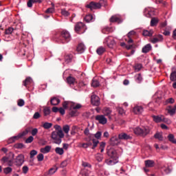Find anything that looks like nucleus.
Wrapping results in <instances>:
<instances>
[{
    "instance_id": "nucleus-1",
    "label": "nucleus",
    "mask_w": 176,
    "mask_h": 176,
    "mask_svg": "<svg viewBox=\"0 0 176 176\" xmlns=\"http://www.w3.org/2000/svg\"><path fill=\"white\" fill-rule=\"evenodd\" d=\"M53 39L58 43H67L71 41V34L68 31L63 30L60 33H55L53 36Z\"/></svg>"
},
{
    "instance_id": "nucleus-2",
    "label": "nucleus",
    "mask_w": 176,
    "mask_h": 176,
    "mask_svg": "<svg viewBox=\"0 0 176 176\" xmlns=\"http://www.w3.org/2000/svg\"><path fill=\"white\" fill-rule=\"evenodd\" d=\"M107 155L109 156L110 159L106 160V163L108 166H113V164H116L119 162L118 157V153L114 149H110L107 151Z\"/></svg>"
},
{
    "instance_id": "nucleus-3",
    "label": "nucleus",
    "mask_w": 176,
    "mask_h": 176,
    "mask_svg": "<svg viewBox=\"0 0 176 176\" xmlns=\"http://www.w3.org/2000/svg\"><path fill=\"white\" fill-rule=\"evenodd\" d=\"M151 131L148 126H138L133 129V133L135 135H140V137H146L148 133Z\"/></svg>"
},
{
    "instance_id": "nucleus-4",
    "label": "nucleus",
    "mask_w": 176,
    "mask_h": 176,
    "mask_svg": "<svg viewBox=\"0 0 176 176\" xmlns=\"http://www.w3.org/2000/svg\"><path fill=\"white\" fill-rule=\"evenodd\" d=\"M51 137L54 144L60 145V144H61V138H64V133H63L61 129L58 131H53Z\"/></svg>"
},
{
    "instance_id": "nucleus-5",
    "label": "nucleus",
    "mask_w": 176,
    "mask_h": 176,
    "mask_svg": "<svg viewBox=\"0 0 176 176\" xmlns=\"http://www.w3.org/2000/svg\"><path fill=\"white\" fill-rule=\"evenodd\" d=\"M153 119L155 122V123H161L163 122L164 123H167V124H171V120L168 118H164V116H153Z\"/></svg>"
},
{
    "instance_id": "nucleus-6",
    "label": "nucleus",
    "mask_w": 176,
    "mask_h": 176,
    "mask_svg": "<svg viewBox=\"0 0 176 176\" xmlns=\"http://www.w3.org/2000/svg\"><path fill=\"white\" fill-rule=\"evenodd\" d=\"M74 30L77 34H84L86 31V26H85V23L79 22L76 24Z\"/></svg>"
},
{
    "instance_id": "nucleus-7",
    "label": "nucleus",
    "mask_w": 176,
    "mask_h": 176,
    "mask_svg": "<svg viewBox=\"0 0 176 176\" xmlns=\"http://www.w3.org/2000/svg\"><path fill=\"white\" fill-rule=\"evenodd\" d=\"M116 44L115 39L112 36H108L104 41V45H107L110 49L113 48Z\"/></svg>"
},
{
    "instance_id": "nucleus-8",
    "label": "nucleus",
    "mask_w": 176,
    "mask_h": 176,
    "mask_svg": "<svg viewBox=\"0 0 176 176\" xmlns=\"http://www.w3.org/2000/svg\"><path fill=\"white\" fill-rule=\"evenodd\" d=\"M84 141H86L87 143H82V142L78 143V148H84L86 149L89 148V146H91V145H93V144L90 142L91 141V140L87 138H84Z\"/></svg>"
},
{
    "instance_id": "nucleus-9",
    "label": "nucleus",
    "mask_w": 176,
    "mask_h": 176,
    "mask_svg": "<svg viewBox=\"0 0 176 176\" xmlns=\"http://www.w3.org/2000/svg\"><path fill=\"white\" fill-rule=\"evenodd\" d=\"M91 102L92 105H95L96 107H98L100 104V97L97 96L96 94H92L91 96Z\"/></svg>"
},
{
    "instance_id": "nucleus-10",
    "label": "nucleus",
    "mask_w": 176,
    "mask_h": 176,
    "mask_svg": "<svg viewBox=\"0 0 176 176\" xmlns=\"http://www.w3.org/2000/svg\"><path fill=\"white\" fill-rule=\"evenodd\" d=\"M95 119L100 123V124H107V122H108V120L104 115H98L95 117Z\"/></svg>"
},
{
    "instance_id": "nucleus-11",
    "label": "nucleus",
    "mask_w": 176,
    "mask_h": 176,
    "mask_svg": "<svg viewBox=\"0 0 176 176\" xmlns=\"http://www.w3.org/2000/svg\"><path fill=\"white\" fill-rule=\"evenodd\" d=\"M87 8L91 9V10H93L94 9H100L101 8V3L92 1L87 6Z\"/></svg>"
},
{
    "instance_id": "nucleus-12",
    "label": "nucleus",
    "mask_w": 176,
    "mask_h": 176,
    "mask_svg": "<svg viewBox=\"0 0 176 176\" xmlns=\"http://www.w3.org/2000/svg\"><path fill=\"white\" fill-rule=\"evenodd\" d=\"M144 14L146 17H152V16H155V10L151 8H146Z\"/></svg>"
},
{
    "instance_id": "nucleus-13",
    "label": "nucleus",
    "mask_w": 176,
    "mask_h": 176,
    "mask_svg": "<svg viewBox=\"0 0 176 176\" xmlns=\"http://www.w3.org/2000/svg\"><path fill=\"white\" fill-rule=\"evenodd\" d=\"M163 39V35L157 34L155 37L151 38L150 42H151V43H158V42H162Z\"/></svg>"
},
{
    "instance_id": "nucleus-14",
    "label": "nucleus",
    "mask_w": 176,
    "mask_h": 176,
    "mask_svg": "<svg viewBox=\"0 0 176 176\" xmlns=\"http://www.w3.org/2000/svg\"><path fill=\"white\" fill-rule=\"evenodd\" d=\"M15 163L16 166H22L24 163V155L23 154L18 155L15 160Z\"/></svg>"
},
{
    "instance_id": "nucleus-15",
    "label": "nucleus",
    "mask_w": 176,
    "mask_h": 176,
    "mask_svg": "<svg viewBox=\"0 0 176 176\" xmlns=\"http://www.w3.org/2000/svg\"><path fill=\"white\" fill-rule=\"evenodd\" d=\"M102 113L104 116H107L109 119H111V113H112V110L109 107H104L102 110Z\"/></svg>"
},
{
    "instance_id": "nucleus-16",
    "label": "nucleus",
    "mask_w": 176,
    "mask_h": 176,
    "mask_svg": "<svg viewBox=\"0 0 176 176\" xmlns=\"http://www.w3.org/2000/svg\"><path fill=\"white\" fill-rule=\"evenodd\" d=\"M110 22L118 23V24H120L122 22V18L119 15H113L110 18Z\"/></svg>"
},
{
    "instance_id": "nucleus-17",
    "label": "nucleus",
    "mask_w": 176,
    "mask_h": 176,
    "mask_svg": "<svg viewBox=\"0 0 176 176\" xmlns=\"http://www.w3.org/2000/svg\"><path fill=\"white\" fill-rule=\"evenodd\" d=\"M120 143V140L116 136H113L110 139V144H111L112 146H116V145H119Z\"/></svg>"
},
{
    "instance_id": "nucleus-18",
    "label": "nucleus",
    "mask_w": 176,
    "mask_h": 176,
    "mask_svg": "<svg viewBox=\"0 0 176 176\" xmlns=\"http://www.w3.org/2000/svg\"><path fill=\"white\" fill-rule=\"evenodd\" d=\"M34 82L32 81V78L28 77L26 79L23 81V85L25 87H30V86H32Z\"/></svg>"
},
{
    "instance_id": "nucleus-19",
    "label": "nucleus",
    "mask_w": 176,
    "mask_h": 176,
    "mask_svg": "<svg viewBox=\"0 0 176 176\" xmlns=\"http://www.w3.org/2000/svg\"><path fill=\"white\" fill-rule=\"evenodd\" d=\"M133 112L136 115H141L144 112V107L142 106H135L133 108Z\"/></svg>"
},
{
    "instance_id": "nucleus-20",
    "label": "nucleus",
    "mask_w": 176,
    "mask_h": 176,
    "mask_svg": "<svg viewBox=\"0 0 176 176\" xmlns=\"http://www.w3.org/2000/svg\"><path fill=\"white\" fill-rule=\"evenodd\" d=\"M167 111L170 116H174V114L176 112V104H175L173 107L171 106H169L167 109Z\"/></svg>"
},
{
    "instance_id": "nucleus-21",
    "label": "nucleus",
    "mask_w": 176,
    "mask_h": 176,
    "mask_svg": "<svg viewBox=\"0 0 176 176\" xmlns=\"http://www.w3.org/2000/svg\"><path fill=\"white\" fill-rule=\"evenodd\" d=\"M118 138L119 140H130V138H131V136H130L129 135H127V133H121L118 135Z\"/></svg>"
},
{
    "instance_id": "nucleus-22",
    "label": "nucleus",
    "mask_w": 176,
    "mask_h": 176,
    "mask_svg": "<svg viewBox=\"0 0 176 176\" xmlns=\"http://www.w3.org/2000/svg\"><path fill=\"white\" fill-rule=\"evenodd\" d=\"M51 105H58V104L60 102V100L57 97H53L50 99Z\"/></svg>"
},
{
    "instance_id": "nucleus-23",
    "label": "nucleus",
    "mask_w": 176,
    "mask_h": 176,
    "mask_svg": "<svg viewBox=\"0 0 176 176\" xmlns=\"http://www.w3.org/2000/svg\"><path fill=\"white\" fill-rule=\"evenodd\" d=\"M144 164H145L146 167L152 168V167L155 166V161L148 160L144 162Z\"/></svg>"
},
{
    "instance_id": "nucleus-24",
    "label": "nucleus",
    "mask_w": 176,
    "mask_h": 176,
    "mask_svg": "<svg viewBox=\"0 0 176 176\" xmlns=\"http://www.w3.org/2000/svg\"><path fill=\"white\" fill-rule=\"evenodd\" d=\"M152 50V45L151 44L146 45L142 50V53H148Z\"/></svg>"
},
{
    "instance_id": "nucleus-25",
    "label": "nucleus",
    "mask_w": 176,
    "mask_h": 176,
    "mask_svg": "<svg viewBox=\"0 0 176 176\" xmlns=\"http://www.w3.org/2000/svg\"><path fill=\"white\" fill-rule=\"evenodd\" d=\"M57 170H58V168H57V166H54L53 168H50V170L47 173V175H49V176L53 175V174L56 173Z\"/></svg>"
},
{
    "instance_id": "nucleus-26",
    "label": "nucleus",
    "mask_w": 176,
    "mask_h": 176,
    "mask_svg": "<svg viewBox=\"0 0 176 176\" xmlns=\"http://www.w3.org/2000/svg\"><path fill=\"white\" fill-rule=\"evenodd\" d=\"M51 149H52L51 146H46L45 148H41L40 150V152H41V153L46 154V153H49Z\"/></svg>"
},
{
    "instance_id": "nucleus-27",
    "label": "nucleus",
    "mask_w": 176,
    "mask_h": 176,
    "mask_svg": "<svg viewBox=\"0 0 176 176\" xmlns=\"http://www.w3.org/2000/svg\"><path fill=\"white\" fill-rule=\"evenodd\" d=\"M85 45L83 43H80L78 44L76 50L78 53H83L85 52Z\"/></svg>"
},
{
    "instance_id": "nucleus-28",
    "label": "nucleus",
    "mask_w": 176,
    "mask_h": 176,
    "mask_svg": "<svg viewBox=\"0 0 176 176\" xmlns=\"http://www.w3.org/2000/svg\"><path fill=\"white\" fill-rule=\"evenodd\" d=\"M27 133L23 132L21 133H19L17 136L12 137L10 140L12 141V142H14L16 140H19V138H21V137H24Z\"/></svg>"
},
{
    "instance_id": "nucleus-29",
    "label": "nucleus",
    "mask_w": 176,
    "mask_h": 176,
    "mask_svg": "<svg viewBox=\"0 0 176 176\" xmlns=\"http://www.w3.org/2000/svg\"><path fill=\"white\" fill-rule=\"evenodd\" d=\"M76 82V80L72 76H69L67 78V82L68 83V85H75Z\"/></svg>"
},
{
    "instance_id": "nucleus-30",
    "label": "nucleus",
    "mask_w": 176,
    "mask_h": 176,
    "mask_svg": "<svg viewBox=\"0 0 176 176\" xmlns=\"http://www.w3.org/2000/svg\"><path fill=\"white\" fill-rule=\"evenodd\" d=\"M52 126L53 124L51 122H44L42 124V127H43V129H45V130H49V129H52Z\"/></svg>"
},
{
    "instance_id": "nucleus-31",
    "label": "nucleus",
    "mask_w": 176,
    "mask_h": 176,
    "mask_svg": "<svg viewBox=\"0 0 176 176\" xmlns=\"http://www.w3.org/2000/svg\"><path fill=\"white\" fill-rule=\"evenodd\" d=\"M94 17L91 14H88L85 17V20L87 23H90V21H94Z\"/></svg>"
},
{
    "instance_id": "nucleus-32",
    "label": "nucleus",
    "mask_w": 176,
    "mask_h": 176,
    "mask_svg": "<svg viewBox=\"0 0 176 176\" xmlns=\"http://www.w3.org/2000/svg\"><path fill=\"white\" fill-rule=\"evenodd\" d=\"M84 134L88 137V140H91L93 138V135L90 134V131L89 130V128H87L84 131Z\"/></svg>"
},
{
    "instance_id": "nucleus-33",
    "label": "nucleus",
    "mask_w": 176,
    "mask_h": 176,
    "mask_svg": "<svg viewBox=\"0 0 176 176\" xmlns=\"http://www.w3.org/2000/svg\"><path fill=\"white\" fill-rule=\"evenodd\" d=\"M55 152L57 153V155H64V149L63 148L56 147L55 148Z\"/></svg>"
},
{
    "instance_id": "nucleus-34",
    "label": "nucleus",
    "mask_w": 176,
    "mask_h": 176,
    "mask_svg": "<svg viewBox=\"0 0 176 176\" xmlns=\"http://www.w3.org/2000/svg\"><path fill=\"white\" fill-rule=\"evenodd\" d=\"M135 78L137 83H141L142 82V76H141V74H136Z\"/></svg>"
},
{
    "instance_id": "nucleus-35",
    "label": "nucleus",
    "mask_w": 176,
    "mask_h": 176,
    "mask_svg": "<svg viewBox=\"0 0 176 176\" xmlns=\"http://www.w3.org/2000/svg\"><path fill=\"white\" fill-rule=\"evenodd\" d=\"M104 52H105V48L103 47H100L96 50V53L99 54V56H101V54H103Z\"/></svg>"
},
{
    "instance_id": "nucleus-36",
    "label": "nucleus",
    "mask_w": 176,
    "mask_h": 176,
    "mask_svg": "<svg viewBox=\"0 0 176 176\" xmlns=\"http://www.w3.org/2000/svg\"><path fill=\"white\" fill-rule=\"evenodd\" d=\"M157 23H159V19L157 18H153L151 21V26L155 27V25H157Z\"/></svg>"
},
{
    "instance_id": "nucleus-37",
    "label": "nucleus",
    "mask_w": 176,
    "mask_h": 176,
    "mask_svg": "<svg viewBox=\"0 0 176 176\" xmlns=\"http://www.w3.org/2000/svg\"><path fill=\"white\" fill-rule=\"evenodd\" d=\"M170 79L172 82H175L176 80V71H173L171 72L170 76Z\"/></svg>"
},
{
    "instance_id": "nucleus-38",
    "label": "nucleus",
    "mask_w": 176,
    "mask_h": 176,
    "mask_svg": "<svg viewBox=\"0 0 176 176\" xmlns=\"http://www.w3.org/2000/svg\"><path fill=\"white\" fill-rule=\"evenodd\" d=\"M168 140L172 142L173 144H176V140L174 138V135L173 134H169L168 135Z\"/></svg>"
},
{
    "instance_id": "nucleus-39",
    "label": "nucleus",
    "mask_w": 176,
    "mask_h": 176,
    "mask_svg": "<svg viewBox=\"0 0 176 176\" xmlns=\"http://www.w3.org/2000/svg\"><path fill=\"white\" fill-rule=\"evenodd\" d=\"M96 159L97 162H102V159H104V156L102 155V154L98 153L96 155Z\"/></svg>"
},
{
    "instance_id": "nucleus-40",
    "label": "nucleus",
    "mask_w": 176,
    "mask_h": 176,
    "mask_svg": "<svg viewBox=\"0 0 176 176\" xmlns=\"http://www.w3.org/2000/svg\"><path fill=\"white\" fill-rule=\"evenodd\" d=\"M71 108H72V109H74V110L80 109V108H82V104H72Z\"/></svg>"
},
{
    "instance_id": "nucleus-41",
    "label": "nucleus",
    "mask_w": 176,
    "mask_h": 176,
    "mask_svg": "<svg viewBox=\"0 0 176 176\" xmlns=\"http://www.w3.org/2000/svg\"><path fill=\"white\" fill-rule=\"evenodd\" d=\"M91 86L93 87H98V86H100V82H98V80H92V83H91Z\"/></svg>"
},
{
    "instance_id": "nucleus-42",
    "label": "nucleus",
    "mask_w": 176,
    "mask_h": 176,
    "mask_svg": "<svg viewBox=\"0 0 176 176\" xmlns=\"http://www.w3.org/2000/svg\"><path fill=\"white\" fill-rule=\"evenodd\" d=\"M142 68V64L138 63L135 65V71H136V72L141 71Z\"/></svg>"
},
{
    "instance_id": "nucleus-43",
    "label": "nucleus",
    "mask_w": 176,
    "mask_h": 176,
    "mask_svg": "<svg viewBox=\"0 0 176 176\" xmlns=\"http://www.w3.org/2000/svg\"><path fill=\"white\" fill-rule=\"evenodd\" d=\"M61 14H62V16H65V17H68V16H69V12L68 11H67V10H65V9H62Z\"/></svg>"
},
{
    "instance_id": "nucleus-44",
    "label": "nucleus",
    "mask_w": 176,
    "mask_h": 176,
    "mask_svg": "<svg viewBox=\"0 0 176 176\" xmlns=\"http://www.w3.org/2000/svg\"><path fill=\"white\" fill-rule=\"evenodd\" d=\"M92 142H93L92 149H96V148H97V146L98 145L99 142L98 140L93 139Z\"/></svg>"
},
{
    "instance_id": "nucleus-45",
    "label": "nucleus",
    "mask_w": 176,
    "mask_h": 176,
    "mask_svg": "<svg viewBox=\"0 0 176 176\" xmlns=\"http://www.w3.org/2000/svg\"><path fill=\"white\" fill-rule=\"evenodd\" d=\"M63 130L65 134H68L69 133V125L63 126Z\"/></svg>"
},
{
    "instance_id": "nucleus-46",
    "label": "nucleus",
    "mask_w": 176,
    "mask_h": 176,
    "mask_svg": "<svg viewBox=\"0 0 176 176\" xmlns=\"http://www.w3.org/2000/svg\"><path fill=\"white\" fill-rule=\"evenodd\" d=\"M155 138H156L157 140H159L160 141H163V136L162 135L161 133H156L154 135Z\"/></svg>"
},
{
    "instance_id": "nucleus-47",
    "label": "nucleus",
    "mask_w": 176,
    "mask_h": 176,
    "mask_svg": "<svg viewBox=\"0 0 176 176\" xmlns=\"http://www.w3.org/2000/svg\"><path fill=\"white\" fill-rule=\"evenodd\" d=\"M45 116L50 115V109L49 107L45 108L43 110Z\"/></svg>"
},
{
    "instance_id": "nucleus-48",
    "label": "nucleus",
    "mask_w": 176,
    "mask_h": 176,
    "mask_svg": "<svg viewBox=\"0 0 176 176\" xmlns=\"http://www.w3.org/2000/svg\"><path fill=\"white\" fill-rule=\"evenodd\" d=\"M52 8H50L46 10V13H53L54 12V3H52Z\"/></svg>"
},
{
    "instance_id": "nucleus-49",
    "label": "nucleus",
    "mask_w": 176,
    "mask_h": 176,
    "mask_svg": "<svg viewBox=\"0 0 176 176\" xmlns=\"http://www.w3.org/2000/svg\"><path fill=\"white\" fill-rule=\"evenodd\" d=\"M43 159H45V156L43 155V154L40 153L37 155L38 162H42L43 161Z\"/></svg>"
},
{
    "instance_id": "nucleus-50",
    "label": "nucleus",
    "mask_w": 176,
    "mask_h": 176,
    "mask_svg": "<svg viewBox=\"0 0 176 176\" xmlns=\"http://www.w3.org/2000/svg\"><path fill=\"white\" fill-rule=\"evenodd\" d=\"M14 148L16 149H22V148H24V144L23 143H18L14 145Z\"/></svg>"
},
{
    "instance_id": "nucleus-51",
    "label": "nucleus",
    "mask_w": 176,
    "mask_h": 176,
    "mask_svg": "<svg viewBox=\"0 0 176 176\" xmlns=\"http://www.w3.org/2000/svg\"><path fill=\"white\" fill-rule=\"evenodd\" d=\"M17 104L19 107H24V104H25V102H24V100L19 99L17 102Z\"/></svg>"
},
{
    "instance_id": "nucleus-52",
    "label": "nucleus",
    "mask_w": 176,
    "mask_h": 176,
    "mask_svg": "<svg viewBox=\"0 0 176 176\" xmlns=\"http://www.w3.org/2000/svg\"><path fill=\"white\" fill-rule=\"evenodd\" d=\"M36 134H38V129L34 128L33 129H32L31 135H32V137H35Z\"/></svg>"
},
{
    "instance_id": "nucleus-53",
    "label": "nucleus",
    "mask_w": 176,
    "mask_h": 176,
    "mask_svg": "<svg viewBox=\"0 0 176 176\" xmlns=\"http://www.w3.org/2000/svg\"><path fill=\"white\" fill-rule=\"evenodd\" d=\"M4 174H9L10 173H12V168L7 167L3 169Z\"/></svg>"
},
{
    "instance_id": "nucleus-54",
    "label": "nucleus",
    "mask_w": 176,
    "mask_h": 176,
    "mask_svg": "<svg viewBox=\"0 0 176 176\" xmlns=\"http://www.w3.org/2000/svg\"><path fill=\"white\" fill-rule=\"evenodd\" d=\"M101 135H102V133L101 131H98L95 135L94 137L96 138V140H100L101 138Z\"/></svg>"
},
{
    "instance_id": "nucleus-55",
    "label": "nucleus",
    "mask_w": 176,
    "mask_h": 176,
    "mask_svg": "<svg viewBox=\"0 0 176 176\" xmlns=\"http://www.w3.org/2000/svg\"><path fill=\"white\" fill-rule=\"evenodd\" d=\"M143 35L144 36H152V33L148 30H144Z\"/></svg>"
},
{
    "instance_id": "nucleus-56",
    "label": "nucleus",
    "mask_w": 176,
    "mask_h": 176,
    "mask_svg": "<svg viewBox=\"0 0 176 176\" xmlns=\"http://www.w3.org/2000/svg\"><path fill=\"white\" fill-rule=\"evenodd\" d=\"M38 154V151L36 150H32L30 151V159H32L34 156Z\"/></svg>"
},
{
    "instance_id": "nucleus-57",
    "label": "nucleus",
    "mask_w": 176,
    "mask_h": 176,
    "mask_svg": "<svg viewBox=\"0 0 176 176\" xmlns=\"http://www.w3.org/2000/svg\"><path fill=\"white\" fill-rule=\"evenodd\" d=\"M34 141V137L30 136L28 138L26 139L25 142L26 144H31Z\"/></svg>"
},
{
    "instance_id": "nucleus-58",
    "label": "nucleus",
    "mask_w": 176,
    "mask_h": 176,
    "mask_svg": "<svg viewBox=\"0 0 176 176\" xmlns=\"http://www.w3.org/2000/svg\"><path fill=\"white\" fill-rule=\"evenodd\" d=\"M117 111H118V113H119L120 115H123V114H124V110L123 108H122V107H118V108L117 109Z\"/></svg>"
},
{
    "instance_id": "nucleus-59",
    "label": "nucleus",
    "mask_w": 176,
    "mask_h": 176,
    "mask_svg": "<svg viewBox=\"0 0 176 176\" xmlns=\"http://www.w3.org/2000/svg\"><path fill=\"white\" fill-rule=\"evenodd\" d=\"M5 32H6V34L7 35H9V34H12V32H13V28H9L8 29H7V30H6Z\"/></svg>"
},
{
    "instance_id": "nucleus-60",
    "label": "nucleus",
    "mask_w": 176,
    "mask_h": 176,
    "mask_svg": "<svg viewBox=\"0 0 176 176\" xmlns=\"http://www.w3.org/2000/svg\"><path fill=\"white\" fill-rule=\"evenodd\" d=\"M41 114L38 112H36L33 116V119H39Z\"/></svg>"
},
{
    "instance_id": "nucleus-61",
    "label": "nucleus",
    "mask_w": 176,
    "mask_h": 176,
    "mask_svg": "<svg viewBox=\"0 0 176 176\" xmlns=\"http://www.w3.org/2000/svg\"><path fill=\"white\" fill-rule=\"evenodd\" d=\"M32 3H35V2L34 1V0H29L28 1V8H32Z\"/></svg>"
},
{
    "instance_id": "nucleus-62",
    "label": "nucleus",
    "mask_w": 176,
    "mask_h": 176,
    "mask_svg": "<svg viewBox=\"0 0 176 176\" xmlns=\"http://www.w3.org/2000/svg\"><path fill=\"white\" fill-rule=\"evenodd\" d=\"M23 174H27L28 173V166H25L22 168Z\"/></svg>"
},
{
    "instance_id": "nucleus-63",
    "label": "nucleus",
    "mask_w": 176,
    "mask_h": 176,
    "mask_svg": "<svg viewBox=\"0 0 176 176\" xmlns=\"http://www.w3.org/2000/svg\"><path fill=\"white\" fill-rule=\"evenodd\" d=\"M82 176H89V172L83 170L81 171Z\"/></svg>"
},
{
    "instance_id": "nucleus-64",
    "label": "nucleus",
    "mask_w": 176,
    "mask_h": 176,
    "mask_svg": "<svg viewBox=\"0 0 176 176\" xmlns=\"http://www.w3.org/2000/svg\"><path fill=\"white\" fill-rule=\"evenodd\" d=\"M98 175L99 176H105L106 175H105V171H104V170H99Z\"/></svg>"
}]
</instances>
